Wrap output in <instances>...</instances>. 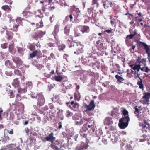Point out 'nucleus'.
<instances>
[{
  "label": "nucleus",
  "instance_id": "obj_1",
  "mask_svg": "<svg viewBox=\"0 0 150 150\" xmlns=\"http://www.w3.org/2000/svg\"><path fill=\"white\" fill-rule=\"evenodd\" d=\"M83 123L86 122V124L83 125L81 129L79 132L80 135L83 138H86L87 135L89 133V131H92V132L94 131V125L92 124L90 125L89 123L92 121L91 118L84 117L82 119Z\"/></svg>",
  "mask_w": 150,
  "mask_h": 150
},
{
  "label": "nucleus",
  "instance_id": "obj_2",
  "mask_svg": "<svg viewBox=\"0 0 150 150\" xmlns=\"http://www.w3.org/2000/svg\"><path fill=\"white\" fill-rule=\"evenodd\" d=\"M146 59L144 58L141 59L139 57H137L136 62V65L134 68L137 71V74H139L138 72L140 69L142 71L147 73L150 71V69L146 66Z\"/></svg>",
  "mask_w": 150,
  "mask_h": 150
},
{
  "label": "nucleus",
  "instance_id": "obj_3",
  "mask_svg": "<svg viewBox=\"0 0 150 150\" xmlns=\"http://www.w3.org/2000/svg\"><path fill=\"white\" fill-rule=\"evenodd\" d=\"M71 13L69 16L70 21H73V16L74 20H76L77 21H79L82 15L79 8H76L74 6H73L71 8Z\"/></svg>",
  "mask_w": 150,
  "mask_h": 150
},
{
  "label": "nucleus",
  "instance_id": "obj_4",
  "mask_svg": "<svg viewBox=\"0 0 150 150\" xmlns=\"http://www.w3.org/2000/svg\"><path fill=\"white\" fill-rule=\"evenodd\" d=\"M82 64L86 66L93 67L97 62V58L96 57L92 56L88 57L86 59H82Z\"/></svg>",
  "mask_w": 150,
  "mask_h": 150
},
{
  "label": "nucleus",
  "instance_id": "obj_5",
  "mask_svg": "<svg viewBox=\"0 0 150 150\" xmlns=\"http://www.w3.org/2000/svg\"><path fill=\"white\" fill-rule=\"evenodd\" d=\"M103 6L105 9L108 11L112 8L114 11H116L117 6L112 1L110 0H106L103 2Z\"/></svg>",
  "mask_w": 150,
  "mask_h": 150
},
{
  "label": "nucleus",
  "instance_id": "obj_6",
  "mask_svg": "<svg viewBox=\"0 0 150 150\" xmlns=\"http://www.w3.org/2000/svg\"><path fill=\"white\" fill-rule=\"evenodd\" d=\"M72 47L75 50L74 53L78 55L83 52L84 46L80 43L76 42L74 44Z\"/></svg>",
  "mask_w": 150,
  "mask_h": 150
},
{
  "label": "nucleus",
  "instance_id": "obj_7",
  "mask_svg": "<svg viewBox=\"0 0 150 150\" xmlns=\"http://www.w3.org/2000/svg\"><path fill=\"white\" fill-rule=\"evenodd\" d=\"M31 97L32 98H36L38 99V102L37 105L39 107L43 105L45 102V99L42 93H40L37 94L36 96L34 95L33 94L31 95Z\"/></svg>",
  "mask_w": 150,
  "mask_h": 150
},
{
  "label": "nucleus",
  "instance_id": "obj_8",
  "mask_svg": "<svg viewBox=\"0 0 150 150\" xmlns=\"http://www.w3.org/2000/svg\"><path fill=\"white\" fill-rule=\"evenodd\" d=\"M35 16L33 18V21L34 23H37L42 20V18L44 16L43 15L40 10H38L35 11Z\"/></svg>",
  "mask_w": 150,
  "mask_h": 150
},
{
  "label": "nucleus",
  "instance_id": "obj_9",
  "mask_svg": "<svg viewBox=\"0 0 150 150\" xmlns=\"http://www.w3.org/2000/svg\"><path fill=\"white\" fill-rule=\"evenodd\" d=\"M104 41L101 38H99L95 44L97 49L100 51H103L105 48Z\"/></svg>",
  "mask_w": 150,
  "mask_h": 150
},
{
  "label": "nucleus",
  "instance_id": "obj_10",
  "mask_svg": "<svg viewBox=\"0 0 150 150\" xmlns=\"http://www.w3.org/2000/svg\"><path fill=\"white\" fill-rule=\"evenodd\" d=\"M144 124H142V126L143 127L142 131L146 132L150 131V120H147L144 121Z\"/></svg>",
  "mask_w": 150,
  "mask_h": 150
},
{
  "label": "nucleus",
  "instance_id": "obj_11",
  "mask_svg": "<svg viewBox=\"0 0 150 150\" xmlns=\"http://www.w3.org/2000/svg\"><path fill=\"white\" fill-rule=\"evenodd\" d=\"M65 39H66V42L68 44L69 47H72L74 44L76 42L72 41L73 36L71 35H66Z\"/></svg>",
  "mask_w": 150,
  "mask_h": 150
},
{
  "label": "nucleus",
  "instance_id": "obj_12",
  "mask_svg": "<svg viewBox=\"0 0 150 150\" xmlns=\"http://www.w3.org/2000/svg\"><path fill=\"white\" fill-rule=\"evenodd\" d=\"M136 65V62L133 64H130L129 65V66L131 67V69H127V70L126 72L127 76L132 74H137V70H135V69H134V66H135Z\"/></svg>",
  "mask_w": 150,
  "mask_h": 150
},
{
  "label": "nucleus",
  "instance_id": "obj_13",
  "mask_svg": "<svg viewBox=\"0 0 150 150\" xmlns=\"http://www.w3.org/2000/svg\"><path fill=\"white\" fill-rule=\"evenodd\" d=\"M96 105L94 104V101H92L89 105H86L85 107L86 108L85 110L86 112L88 111H91L93 110H94L95 107Z\"/></svg>",
  "mask_w": 150,
  "mask_h": 150
},
{
  "label": "nucleus",
  "instance_id": "obj_14",
  "mask_svg": "<svg viewBox=\"0 0 150 150\" xmlns=\"http://www.w3.org/2000/svg\"><path fill=\"white\" fill-rule=\"evenodd\" d=\"M19 149L18 148L16 147L15 144H11L6 146L4 148L2 149V150H19Z\"/></svg>",
  "mask_w": 150,
  "mask_h": 150
},
{
  "label": "nucleus",
  "instance_id": "obj_15",
  "mask_svg": "<svg viewBox=\"0 0 150 150\" xmlns=\"http://www.w3.org/2000/svg\"><path fill=\"white\" fill-rule=\"evenodd\" d=\"M45 31H42L35 32L33 38L37 40L38 38H40L42 37L43 35L45 34Z\"/></svg>",
  "mask_w": 150,
  "mask_h": 150
},
{
  "label": "nucleus",
  "instance_id": "obj_16",
  "mask_svg": "<svg viewBox=\"0 0 150 150\" xmlns=\"http://www.w3.org/2000/svg\"><path fill=\"white\" fill-rule=\"evenodd\" d=\"M60 144V143L59 140L58 139L56 140L55 139L53 143H51L50 145L51 147L55 150H58L59 149V148L56 146L59 145Z\"/></svg>",
  "mask_w": 150,
  "mask_h": 150
},
{
  "label": "nucleus",
  "instance_id": "obj_17",
  "mask_svg": "<svg viewBox=\"0 0 150 150\" xmlns=\"http://www.w3.org/2000/svg\"><path fill=\"white\" fill-rule=\"evenodd\" d=\"M60 25L59 24H56L54 27V30L52 33V34L54 36L55 38L58 36V33L60 30Z\"/></svg>",
  "mask_w": 150,
  "mask_h": 150
},
{
  "label": "nucleus",
  "instance_id": "obj_18",
  "mask_svg": "<svg viewBox=\"0 0 150 150\" xmlns=\"http://www.w3.org/2000/svg\"><path fill=\"white\" fill-rule=\"evenodd\" d=\"M54 133L51 132L48 136L45 137V139L47 141L50 142L51 143H53V142L56 139L55 137L53 136Z\"/></svg>",
  "mask_w": 150,
  "mask_h": 150
},
{
  "label": "nucleus",
  "instance_id": "obj_19",
  "mask_svg": "<svg viewBox=\"0 0 150 150\" xmlns=\"http://www.w3.org/2000/svg\"><path fill=\"white\" fill-rule=\"evenodd\" d=\"M150 98V93H146L145 94L142 98L144 99L143 101V103L144 104H148V102L149 101V99Z\"/></svg>",
  "mask_w": 150,
  "mask_h": 150
},
{
  "label": "nucleus",
  "instance_id": "obj_20",
  "mask_svg": "<svg viewBox=\"0 0 150 150\" xmlns=\"http://www.w3.org/2000/svg\"><path fill=\"white\" fill-rule=\"evenodd\" d=\"M137 77L140 79V81H138L137 84L139 86V88L143 90L144 89V86L142 83V79L140 77V74H137Z\"/></svg>",
  "mask_w": 150,
  "mask_h": 150
},
{
  "label": "nucleus",
  "instance_id": "obj_21",
  "mask_svg": "<svg viewBox=\"0 0 150 150\" xmlns=\"http://www.w3.org/2000/svg\"><path fill=\"white\" fill-rule=\"evenodd\" d=\"M49 106L50 109L51 110L50 111V112L51 113L53 117H55V113L56 112L55 108L54 107V105L51 103L49 104Z\"/></svg>",
  "mask_w": 150,
  "mask_h": 150
},
{
  "label": "nucleus",
  "instance_id": "obj_22",
  "mask_svg": "<svg viewBox=\"0 0 150 150\" xmlns=\"http://www.w3.org/2000/svg\"><path fill=\"white\" fill-rule=\"evenodd\" d=\"M128 125V123L127 122H124L123 121L119 120V123H118L119 127L120 128L122 129H124L126 128Z\"/></svg>",
  "mask_w": 150,
  "mask_h": 150
},
{
  "label": "nucleus",
  "instance_id": "obj_23",
  "mask_svg": "<svg viewBox=\"0 0 150 150\" xmlns=\"http://www.w3.org/2000/svg\"><path fill=\"white\" fill-rule=\"evenodd\" d=\"M71 26L69 25H67L64 28V31L66 35H69Z\"/></svg>",
  "mask_w": 150,
  "mask_h": 150
},
{
  "label": "nucleus",
  "instance_id": "obj_24",
  "mask_svg": "<svg viewBox=\"0 0 150 150\" xmlns=\"http://www.w3.org/2000/svg\"><path fill=\"white\" fill-rule=\"evenodd\" d=\"M14 44L13 42L8 47L9 52L12 54H14L16 52V49L14 48Z\"/></svg>",
  "mask_w": 150,
  "mask_h": 150
},
{
  "label": "nucleus",
  "instance_id": "obj_25",
  "mask_svg": "<svg viewBox=\"0 0 150 150\" xmlns=\"http://www.w3.org/2000/svg\"><path fill=\"white\" fill-rule=\"evenodd\" d=\"M104 124L105 125H108L113 123L112 119L110 117L105 118L104 121Z\"/></svg>",
  "mask_w": 150,
  "mask_h": 150
},
{
  "label": "nucleus",
  "instance_id": "obj_26",
  "mask_svg": "<svg viewBox=\"0 0 150 150\" xmlns=\"http://www.w3.org/2000/svg\"><path fill=\"white\" fill-rule=\"evenodd\" d=\"M13 61L18 65H21L22 64L23 61L19 57H15L13 58Z\"/></svg>",
  "mask_w": 150,
  "mask_h": 150
},
{
  "label": "nucleus",
  "instance_id": "obj_27",
  "mask_svg": "<svg viewBox=\"0 0 150 150\" xmlns=\"http://www.w3.org/2000/svg\"><path fill=\"white\" fill-rule=\"evenodd\" d=\"M81 32L83 33H88L90 31V28L88 26H83L81 27Z\"/></svg>",
  "mask_w": 150,
  "mask_h": 150
},
{
  "label": "nucleus",
  "instance_id": "obj_28",
  "mask_svg": "<svg viewBox=\"0 0 150 150\" xmlns=\"http://www.w3.org/2000/svg\"><path fill=\"white\" fill-rule=\"evenodd\" d=\"M63 110H59L57 113V117L58 118L61 120L64 119V116L63 115Z\"/></svg>",
  "mask_w": 150,
  "mask_h": 150
},
{
  "label": "nucleus",
  "instance_id": "obj_29",
  "mask_svg": "<svg viewBox=\"0 0 150 150\" xmlns=\"http://www.w3.org/2000/svg\"><path fill=\"white\" fill-rule=\"evenodd\" d=\"M119 120L123 121L124 122H127V123L129 124L130 121V119L128 116H126L123 117L122 118L120 119Z\"/></svg>",
  "mask_w": 150,
  "mask_h": 150
},
{
  "label": "nucleus",
  "instance_id": "obj_30",
  "mask_svg": "<svg viewBox=\"0 0 150 150\" xmlns=\"http://www.w3.org/2000/svg\"><path fill=\"white\" fill-rule=\"evenodd\" d=\"M6 35V39L8 41H9L13 38V33L12 32L7 31Z\"/></svg>",
  "mask_w": 150,
  "mask_h": 150
},
{
  "label": "nucleus",
  "instance_id": "obj_31",
  "mask_svg": "<svg viewBox=\"0 0 150 150\" xmlns=\"http://www.w3.org/2000/svg\"><path fill=\"white\" fill-rule=\"evenodd\" d=\"M11 8V6H9L7 5H4L1 7L2 9L8 12H10Z\"/></svg>",
  "mask_w": 150,
  "mask_h": 150
},
{
  "label": "nucleus",
  "instance_id": "obj_32",
  "mask_svg": "<svg viewBox=\"0 0 150 150\" xmlns=\"http://www.w3.org/2000/svg\"><path fill=\"white\" fill-rule=\"evenodd\" d=\"M76 92L74 93V99L76 100H79L80 98V93L78 90L76 91Z\"/></svg>",
  "mask_w": 150,
  "mask_h": 150
},
{
  "label": "nucleus",
  "instance_id": "obj_33",
  "mask_svg": "<svg viewBox=\"0 0 150 150\" xmlns=\"http://www.w3.org/2000/svg\"><path fill=\"white\" fill-rule=\"evenodd\" d=\"M41 51L38 50L33 52L30 54V57L31 58H33L37 55L38 54L41 53Z\"/></svg>",
  "mask_w": 150,
  "mask_h": 150
},
{
  "label": "nucleus",
  "instance_id": "obj_34",
  "mask_svg": "<svg viewBox=\"0 0 150 150\" xmlns=\"http://www.w3.org/2000/svg\"><path fill=\"white\" fill-rule=\"evenodd\" d=\"M19 84V81L17 78L14 79L12 83V85L15 87H18Z\"/></svg>",
  "mask_w": 150,
  "mask_h": 150
},
{
  "label": "nucleus",
  "instance_id": "obj_35",
  "mask_svg": "<svg viewBox=\"0 0 150 150\" xmlns=\"http://www.w3.org/2000/svg\"><path fill=\"white\" fill-rule=\"evenodd\" d=\"M5 65L7 66L8 67L11 68L13 69L15 68L14 66L13 65L12 63H11L9 60H8L5 61Z\"/></svg>",
  "mask_w": 150,
  "mask_h": 150
},
{
  "label": "nucleus",
  "instance_id": "obj_36",
  "mask_svg": "<svg viewBox=\"0 0 150 150\" xmlns=\"http://www.w3.org/2000/svg\"><path fill=\"white\" fill-rule=\"evenodd\" d=\"M53 79L56 81L58 82H61L63 79V78L62 76H55L53 77Z\"/></svg>",
  "mask_w": 150,
  "mask_h": 150
},
{
  "label": "nucleus",
  "instance_id": "obj_37",
  "mask_svg": "<svg viewBox=\"0 0 150 150\" xmlns=\"http://www.w3.org/2000/svg\"><path fill=\"white\" fill-rule=\"evenodd\" d=\"M136 116L140 120H143L145 116V114L143 112H140L139 115H136Z\"/></svg>",
  "mask_w": 150,
  "mask_h": 150
},
{
  "label": "nucleus",
  "instance_id": "obj_38",
  "mask_svg": "<svg viewBox=\"0 0 150 150\" xmlns=\"http://www.w3.org/2000/svg\"><path fill=\"white\" fill-rule=\"evenodd\" d=\"M36 26L37 28L35 29V31L39 28L42 27L44 26V25L42 20H41L39 23H36Z\"/></svg>",
  "mask_w": 150,
  "mask_h": 150
},
{
  "label": "nucleus",
  "instance_id": "obj_39",
  "mask_svg": "<svg viewBox=\"0 0 150 150\" xmlns=\"http://www.w3.org/2000/svg\"><path fill=\"white\" fill-rule=\"evenodd\" d=\"M115 77L117 80V81L120 83H122L124 80L123 77L119 76L118 75H116L115 76Z\"/></svg>",
  "mask_w": 150,
  "mask_h": 150
},
{
  "label": "nucleus",
  "instance_id": "obj_40",
  "mask_svg": "<svg viewBox=\"0 0 150 150\" xmlns=\"http://www.w3.org/2000/svg\"><path fill=\"white\" fill-rule=\"evenodd\" d=\"M94 10V8L93 7H91L89 8H88V12L90 14H91V16L93 18H94L95 17H94L93 16V11Z\"/></svg>",
  "mask_w": 150,
  "mask_h": 150
},
{
  "label": "nucleus",
  "instance_id": "obj_41",
  "mask_svg": "<svg viewBox=\"0 0 150 150\" xmlns=\"http://www.w3.org/2000/svg\"><path fill=\"white\" fill-rule=\"evenodd\" d=\"M27 87L24 88L23 89L20 88L18 89V92L19 93H25L27 91Z\"/></svg>",
  "mask_w": 150,
  "mask_h": 150
},
{
  "label": "nucleus",
  "instance_id": "obj_42",
  "mask_svg": "<svg viewBox=\"0 0 150 150\" xmlns=\"http://www.w3.org/2000/svg\"><path fill=\"white\" fill-rule=\"evenodd\" d=\"M123 109V110L122 112V114L124 116H128V112L126 109L125 108H122Z\"/></svg>",
  "mask_w": 150,
  "mask_h": 150
},
{
  "label": "nucleus",
  "instance_id": "obj_43",
  "mask_svg": "<svg viewBox=\"0 0 150 150\" xmlns=\"http://www.w3.org/2000/svg\"><path fill=\"white\" fill-rule=\"evenodd\" d=\"M83 123V122L82 119L79 121L76 120L75 122V125L77 126H80Z\"/></svg>",
  "mask_w": 150,
  "mask_h": 150
},
{
  "label": "nucleus",
  "instance_id": "obj_44",
  "mask_svg": "<svg viewBox=\"0 0 150 150\" xmlns=\"http://www.w3.org/2000/svg\"><path fill=\"white\" fill-rule=\"evenodd\" d=\"M4 139H2V142H3L4 143H6L7 142L8 140H10L9 137L8 136H6L5 134L4 135Z\"/></svg>",
  "mask_w": 150,
  "mask_h": 150
},
{
  "label": "nucleus",
  "instance_id": "obj_45",
  "mask_svg": "<svg viewBox=\"0 0 150 150\" xmlns=\"http://www.w3.org/2000/svg\"><path fill=\"white\" fill-rule=\"evenodd\" d=\"M73 113L72 112L69 110H67L66 112V116L67 117L69 118L71 116L73 115Z\"/></svg>",
  "mask_w": 150,
  "mask_h": 150
},
{
  "label": "nucleus",
  "instance_id": "obj_46",
  "mask_svg": "<svg viewBox=\"0 0 150 150\" xmlns=\"http://www.w3.org/2000/svg\"><path fill=\"white\" fill-rule=\"evenodd\" d=\"M74 35L75 37L80 36L81 35L80 31L77 30H75L74 31Z\"/></svg>",
  "mask_w": 150,
  "mask_h": 150
},
{
  "label": "nucleus",
  "instance_id": "obj_47",
  "mask_svg": "<svg viewBox=\"0 0 150 150\" xmlns=\"http://www.w3.org/2000/svg\"><path fill=\"white\" fill-rule=\"evenodd\" d=\"M134 37V36L132 34L127 35L126 37L125 42L129 41V39H132Z\"/></svg>",
  "mask_w": 150,
  "mask_h": 150
},
{
  "label": "nucleus",
  "instance_id": "obj_48",
  "mask_svg": "<svg viewBox=\"0 0 150 150\" xmlns=\"http://www.w3.org/2000/svg\"><path fill=\"white\" fill-rule=\"evenodd\" d=\"M9 93H8L9 96H10V98H12L15 97V94H14V92L12 90H10L9 91Z\"/></svg>",
  "mask_w": 150,
  "mask_h": 150
},
{
  "label": "nucleus",
  "instance_id": "obj_49",
  "mask_svg": "<svg viewBox=\"0 0 150 150\" xmlns=\"http://www.w3.org/2000/svg\"><path fill=\"white\" fill-rule=\"evenodd\" d=\"M16 21L18 23V25H19L22 24V19L21 18L18 17L16 19Z\"/></svg>",
  "mask_w": 150,
  "mask_h": 150
},
{
  "label": "nucleus",
  "instance_id": "obj_50",
  "mask_svg": "<svg viewBox=\"0 0 150 150\" xmlns=\"http://www.w3.org/2000/svg\"><path fill=\"white\" fill-rule=\"evenodd\" d=\"M29 48L31 51H33L35 49V46L33 44H31L29 45Z\"/></svg>",
  "mask_w": 150,
  "mask_h": 150
},
{
  "label": "nucleus",
  "instance_id": "obj_51",
  "mask_svg": "<svg viewBox=\"0 0 150 150\" xmlns=\"http://www.w3.org/2000/svg\"><path fill=\"white\" fill-rule=\"evenodd\" d=\"M14 73L20 76H21L20 71L18 69H16L14 70Z\"/></svg>",
  "mask_w": 150,
  "mask_h": 150
},
{
  "label": "nucleus",
  "instance_id": "obj_52",
  "mask_svg": "<svg viewBox=\"0 0 150 150\" xmlns=\"http://www.w3.org/2000/svg\"><path fill=\"white\" fill-rule=\"evenodd\" d=\"M8 44L7 43L1 44V47L3 49H6L8 47Z\"/></svg>",
  "mask_w": 150,
  "mask_h": 150
},
{
  "label": "nucleus",
  "instance_id": "obj_53",
  "mask_svg": "<svg viewBox=\"0 0 150 150\" xmlns=\"http://www.w3.org/2000/svg\"><path fill=\"white\" fill-rule=\"evenodd\" d=\"M114 31L113 29L110 28V30H105L104 32H106L109 34L113 33V31Z\"/></svg>",
  "mask_w": 150,
  "mask_h": 150
},
{
  "label": "nucleus",
  "instance_id": "obj_54",
  "mask_svg": "<svg viewBox=\"0 0 150 150\" xmlns=\"http://www.w3.org/2000/svg\"><path fill=\"white\" fill-rule=\"evenodd\" d=\"M6 74L9 76H11L12 74V72L10 70H7L5 72Z\"/></svg>",
  "mask_w": 150,
  "mask_h": 150
},
{
  "label": "nucleus",
  "instance_id": "obj_55",
  "mask_svg": "<svg viewBox=\"0 0 150 150\" xmlns=\"http://www.w3.org/2000/svg\"><path fill=\"white\" fill-rule=\"evenodd\" d=\"M97 0H92V5H93L95 4H96L97 7H98L99 4L97 2Z\"/></svg>",
  "mask_w": 150,
  "mask_h": 150
},
{
  "label": "nucleus",
  "instance_id": "obj_56",
  "mask_svg": "<svg viewBox=\"0 0 150 150\" xmlns=\"http://www.w3.org/2000/svg\"><path fill=\"white\" fill-rule=\"evenodd\" d=\"M19 25H15L13 26V31H17L18 30Z\"/></svg>",
  "mask_w": 150,
  "mask_h": 150
},
{
  "label": "nucleus",
  "instance_id": "obj_57",
  "mask_svg": "<svg viewBox=\"0 0 150 150\" xmlns=\"http://www.w3.org/2000/svg\"><path fill=\"white\" fill-rule=\"evenodd\" d=\"M137 106H136V107L135 108V111L134 113L135 114V115H139V113L141 112H139V109L137 108Z\"/></svg>",
  "mask_w": 150,
  "mask_h": 150
},
{
  "label": "nucleus",
  "instance_id": "obj_58",
  "mask_svg": "<svg viewBox=\"0 0 150 150\" xmlns=\"http://www.w3.org/2000/svg\"><path fill=\"white\" fill-rule=\"evenodd\" d=\"M84 148L83 147L82 145H78L76 147V149L78 150H83V149Z\"/></svg>",
  "mask_w": 150,
  "mask_h": 150
},
{
  "label": "nucleus",
  "instance_id": "obj_59",
  "mask_svg": "<svg viewBox=\"0 0 150 150\" xmlns=\"http://www.w3.org/2000/svg\"><path fill=\"white\" fill-rule=\"evenodd\" d=\"M87 114L89 116H91L94 115V114L93 112L91 111H88L86 112Z\"/></svg>",
  "mask_w": 150,
  "mask_h": 150
},
{
  "label": "nucleus",
  "instance_id": "obj_60",
  "mask_svg": "<svg viewBox=\"0 0 150 150\" xmlns=\"http://www.w3.org/2000/svg\"><path fill=\"white\" fill-rule=\"evenodd\" d=\"M21 96L19 94H17L16 96V101L18 102L21 100Z\"/></svg>",
  "mask_w": 150,
  "mask_h": 150
},
{
  "label": "nucleus",
  "instance_id": "obj_61",
  "mask_svg": "<svg viewBox=\"0 0 150 150\" xmlns=\"http://www.w3.org/2000/svg\"><path fill=\"white\" fill-rule=\"evenodd\" d=\"M136 46L135 45H133L131 48H130L129 50L131 52L133 53L134 52V49L135 48Z\"/></svg>",
  "mask_w": 150,
  "mask_h": 150
},
{
  "label": "nucleus",
  "instance_id": "obj_62",
  "mask_svg": "<svg viewBox=\"0 0 150 150\" xmlns=\"http://www.w3.org/2000/svg\"><path fill=\"white\" fill-rule=\"evenodd\" d=\"M121 149L122 150H127L128 149L127 145H126L125 144L123 145L122 146Z\"/></svg>",
  "mask_w": 150,
  "mask_h": 150
},
{
  "label": "nucleus",
  "instance_id": "obj_63",
  "mask_svg": "<svg viewBox=\"0 0 150 150\" xmlns=\"http://www.w3.org/2000/svg\"><path fill=\"white\" fill-rule=\"evenodd\" d=\"M55 20V16L52 15L50 18V20L51 22H52Z\"/></svg>",
  "mask_w": 150,
  "mask_h": 150
},
{
  "label": "nucleus",
  "instance_id": "obj_64",
  "mask_svg": "<svg viewBox=\"0 0 150 150\" xmlns=\"http://www.w3.org/2000/svg\"><path fill=\"white\" fill-rule=\"evenodd\" d=\"M79 107V105L77 103H75L72 106L73 108L74 109H77Z\"/></svg>",
  "mask_w": 150,
  "mask_h": 150
}]
</instances>
